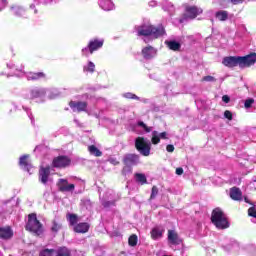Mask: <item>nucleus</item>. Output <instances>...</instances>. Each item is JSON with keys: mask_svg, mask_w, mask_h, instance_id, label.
Instances as JSON below:
<instances>
[{"mask_svg": "<svg viewBox=\"0 0 256 256\" xmlns=\"http://www.w3.org/2000/svg\"><path fill=\"white\" fill-rule=\"evenodd\" d=\"M256 63V53H250L246 56H226L222 60V65L228 67L229 69H234V67H239L240 69H245L251 67Z\"/></svg>", "mask_w": 256, "mask_h": 256, "instance_id": "f257e3e1", "label": "nucleus"}, {"mask_svg": "<svg viewBox=\"0 0 256 256\" xmlns=\"http://www.w3.org/2000/svg\"><path fill=\"white\" fill-rule=\"evenodd\" d=\"M138 37H153V39H159L165 35V27L162 24L158 26L151 24H144L138 27Z\"/></svg>", "mask_w": 256, "mask_h": 256, "instance_id": "f03ea898", "label": "nucleus"}, {"mask_svg": "<svg viewBox=\"0 0 256 256\" xmlns=\"http://www.w3.org/2000/svg\"><path fill=\"white\" fill-rule=\"evenodd\" d=\"M210 220L216 226V229H229V220H227V216L221 208H215L212 211Z\"/></svg>", "mask_w": 256, "mask_h": 256, "instance_id": "7ed1b4c3", "label": "nucleus"}, {"mask_svg": "<svg viewBox=\"0 0 256 256\" xmlns=\"http://www.w3.org/2000/svg\"><path fill=\"white\" fill-rule=\"evenodd\" d=\"M25 229L26 231H30V233L36 235V237L43 235V224L39 221V219H37L36 213H31L28 215V221Z\"/></svg>", "mask_w": 256, "mask_h": 256, "instance_id": "20e7f679", "label": "nucleus"}, {"mask_svg": "<svg viewBox=\"0 0 256 256\" xmlns=\"http://www.w3.org/2000/svg\"><path fill=\"white\" fill-rule=\"evenodd\" d=\"M135 148L143 157H149L151 155V142H147L145 137L139 136L135 139Z\"/></svg>", "mask_w": 256, "mask_h": 256, "instance_id": "39448f33", "label": "nucleus"}, {"mask_svg": "<svg viewBox=\"0 0 256 256\" xmlns=\"http://www.w3.org/2000/svg\"><path fill=\"white\" fill-rule=\"evenodd\" d=\"M104 43H105V40L99 39V38H94L90 40L87 47L82 49L83 55H85L86 57L87 55H89V53L90 55H93L95 51H99V49L103 47Z\"/></svg>", "mask_w": 256, "mask_h": 256, "instance_id": "423d86ee", "label": "nucleus"}, {"mask_svg": "<svg viewBox=\"0 0 256 256\" xmlns=\"http://www.w3.org/2000/svg\"><path fill=\"white\" fill-rule=\"evenodd\" d=\"M70 165L71 158H69V156L60 155L54 157L52 160V167H54V169H66V167H69Z\"/></svg>", "mask_w": 256, "mask_h": 256, "instance_id": "0eeeda50", "label": "nucleus"}, {"mask_svg": "<svg viewBox=\"0 0 256 256\" xmlns=\"http://www.w3.org/2000/svg\"><path fill=\"white\" fill-rule=\"evenodd\" d=\"M56 185L60 193H69L75 191V184H69L67 179H59Z\"/></svg>", "mask_w": 256, "mask_h": 256, "instance_id": "6e6552de", "label": "nucleus"}, {"mask_svg": "<svg viewBox=\"0 0 256 256\" xmlns=\"http://www.w3.org/2000/svg\"><path fill=\"white\" fill-rule=\"evenodd\" d=\"M203 10L197 6H187L185 8L184 19H197Z\"/></svg>", "mask_w": 256, "mask_h": 256, "instance_id": "1a4fd4ad", "label": "nucleus"}, {"mask_svg": "<svg viewBox=\"0 0 256 256\" xmlns=\"http://www.w3.org/2000/svg\"><path fill=\"white\" fill-rule=\"evenodd\" d=\"M51 175V166L43 167L41 166L38 173V179L43 185H47L49 181V176Z\"/></svg>", "mask_w": 256, "mask_h": 256, "instance_id": "9d476101", "label": "nucleus"}, {"mask_svg": "<svg viewBox=\"0 0 256 256\" xmlns=\"http://www.w3.org/2000/svg\"><path fill=\"white\" fill-rule=\"evenodd\" d=\"M87 102L83 101H73L69 102V107L72 109L74 113H83V111H87Z\"/></svg>", "mask_w": 256, "mask_h": 256, "instance_id": "9b49d317", "label": "nucleus"}, {"mask_svg": "<svg viewBox=\"0 0 256 256\" xmlns=\"http://www.w3.org/2000/svg\"><path fill=\"white\" fill-rule=\"evenodd\" d=\"M141 54L144 59L149 61L157 55V49H155V47H153L151 45H148L142 49Z\"/></svg>", "mask_w": 256, "mask_h": 256, "instance_id": "f8f14e48", "label": "nucleus"}, {"mask_svg": "<svg viewBox=\"0 0 256 256\" xmlns=\"http://www.w3.org/2000/svg\"><path fill=\"white\" fill-rule=\"evenodd\" d=\"M168 242L170 245H181L183 239L179 237V234L175 230H168Z\"/></svg>", "mask_w": 256, "mask_h": 256, "instance_id": "ddd939ff", "label": "nucleus"}, {"mask_svg": "<svg viewBox=\"0 0 256 256\" xmlns=\"http://www.w3.org/2000/svg\"><path fill=\"white\" fill-rule=\"evenodd\" d=\"M0 239L4 241H9V239H13V229L11 226H3L0 227Z\"/></svg>", "mask_w": 256, "mask_h": 256, "instance_id": "4468645a", "label": "nucleus"}, {"mask_svg": "<svg viewBox=\"0 0 256 256\" xmlns=\"http://www.w3.org/2000/svg\"><path fill=\"white\" fill-rule=\"evenodd\" d=\"M124 165H137L139 163V155L137 154H126L122 160Z\"/></svg>", "mask_w": 256, "mask_h": 256, "instance_id": "2eb2a0df", "label": "nucleus"}, {"mask_svg": "<svg viewBox=\"0 0 256 256\" xmlns=\"http://www.w3.org/2000/svg\"><path fill=\"white\" fill-rule=\"evenodd\" d=\"M230 198L233 201H241L243 199V192L237 187H232L230 189Z\"/></svg>", "mask_w": 256, "mask_h": 256, "instance_id": "dca6fc26", "label": "nucleus"}, {"mask_svg": "<svg viewBox=\"0 0 256 256\" xmlns=\"http://www.w3.org/2000/svg\"><path fill=\"white\" fill-rule=\"evenodd\" d=\"M47 75L44 72H30L27 75L28 81H39L40 79H45Z\"/></svg>", "mask_w": 256, "mask_h": 256, "instance_id": "f3484780", "label": "nucleus"}, {"mask_svg": "<svg viewBox=\"0 0 256 256\" xmlns=\"http://www.w3.org/2000/svg\"><path fill=\"white\" fill-rule=\"evenodd\" d=\"M91 226L87 222H82L74 227L75 233H87Z\"/></svg>", "mask_w": 256, "mask_h": 256, "instance_id": "a211bd4d", "label": "nucleus"}, {"mask_svg": "<svg viewBox=\"0 0 256 256\" xmlns=\"http://www.w3.org/2000/svg\"><path fill=\"white\" fill-rule=\"evenodd\" d=\"M63 229V224L57 220H52V226L50 228V231L54 233V235H57L59 231Z\"/></svg>", "mask_w": 256, "mask_h": 256, "instance_id": "6ab92c4d", "label": "nucleus"}, {"mask_svg": "<svg viewBox=\"0 0 256 256\" xmlns=\"http://www.w3.org/2000/svg\"><path fill=\"white\" fill-rule=\"evenodd\" d=\"M170 51H181V43L171 40L165 42Z\"/></svg>", "mask_w": 256, "mask_h": 256, "instance_id": "aec40b11", "label": "nucleus"}, {"mask_svg": "<svg viewBox=\"0 0 256 256\" xmlns=\"http://www.w3.org/2000/svg\"><path fill=\"white\" fill-rule=\"evenodd\" d=\"M215 17L218 21H227V19H229V12L226 10H220L216 12Z\"/></svg>", "mask_w": 256, "mask_h": 256, "instance_id": "412c9836", "label": "nucleus"}, {"mask_svg": "<svg viewBox=\"0 0 256 256\" xmlns=\"http://www.w3.org/2000/svg\"><path fill=\"white\" fill-rule=\"evenodd\" d=\"M88 151L90 155H94V157H101L103 155V152H101L95 145L88 146Z\"/></svg>", "mask_w": 256, "mask_h": 256, "instance_id": "4be33fe9", "label": "nucleus"}, {"mask_svg": "<svg viewBox=\"0 0 256 256\" xmlns=\"http://www.w3.org/2000/svg\"><path fill=\"white\" fill-rule=\"evenodd\" d=\"M19 166L23 169H29V155L25 154L19 159Z\"/></svg>", "mask_w": 256, "mask_h": 256, "instance_id": "5701e85b", "label": "nucleus"}, {"mask_svg": "<svg viewBox=\"0 0 256 256\" xmlns=\"http://www.w3.org/2000/svg\"><path fill=\"white\" fill-rule=\"evenodd\" d=\"M56 256H72L71 249L62 246L56 251Z\"/></svg>", "mask_w": 256, "mask_h": 256, "instance_id": "b1692460", "label": "nucleus"}, {"mask_svg": "<svg viewBox=\"0 0 256 256\" xmlns=\"http://www.w3.org/2000/svg\"><path fill=\"white\" fill-rule=\"evenodd\" d=\"M55 249L43 248L39 251L38 256H55Z\"/></svg>", "mask_w": 256, "mask_h": 256, "instance_id": "393cba45", "label": "nucleus"}, {"mask_svg": "<svg viewBox=\"0 0 256 256\" xmlns=\"http://www.w3.org/2000/svg\"><path fill=\"white\" fill-rule=\"evenodd\" d=\"M139 241V238L137 237V234H132L129 238H128V245L130 247H137V243Z\"/></svg>", "mask_w": 256, "mask_h": 256, "instance_id": "a878e982", "label": "nucleus"}, {"mask_svg": "<svg viewBox=\"0 0 256 256\" xmlns=\"http://www.w3.org/2000/svg\"><path fill=\"white\" fill-rule=\"evenodd\" d=\"M67 219L72 226L77 225V223L79 222V217L77 216V214H67Z\"/></svg>", "mask_w": 256, "mask_h": 256, "instance_id": "bb28decb", "label": "nucleus"}, {"mask_svg": "<svg viewBox=\"0 0 256 256\" xmlns=\"http://www.w3.org/2000/svg\"><path fill=\"white\" fill-rule=\"evenodd\" d=\"M83 71L84 73H95V63L89 61L88 65L83 67Z\"/></svg>", "mask_w": 256, "mask_h": 256, "instance_id": "cd10ccee", "label": "nucleus"}, {"mask_svg": "<svg viewBox=\"0 0 256 256\" xmlns=\"http://www.w3.org/2000/svg\"><path fill=\"white\" fill-rule=\"evenodd\" d=\"M152 145H159L161 143V138L159 137V132L153 131L152 138H151Z\"/></svg>", "mask_w": 256, "mask_h": 256, "instance_id": "c85d7f7f", "label": "nucleus"}, {"mask_svg": "<svg viewBox=\"0 0 256 256\" xmlns=\"http://www.w3.org/2000/svg\"><path fill=\"white\" fill-rule=\"evenodd\" d=\"M136 181L138 183H141V185H145L147 183V177L145 176V174H141V173H136Z\"/></svg>", "mask_w": 256, "mask_h": 256, "instance_id": "c756f323", "label": "nucleus"}, {"mask_svg": "<svg viewBox=\"0 0 256 256\" xmlns=\"http://www.w3.org/2000/svg\"><path fill=\"white\" fill-rule=\"evenodd\" d=\"M163 235V232L159 230V228H153L151 231V237L152 239H159Z\"/></svg>", "mask_w": 256, "mask_h": 256, "instance_id": "7c9ffc66", "label": "nucleus"}, {"mask_svg": "<svg viewBox=\"0 0 256 256\" xmlns=\"http://www.w3.org/2000/svg\"><path fill=\"white\" fill-rule=\"evenodd\" d=\"M129 173H133V166L124 164V167L122 168V175H129Z\"/></svg>", "mask_w": 256, "mask_h": 256, "instance_id": "2f4dec72", "label": "nucleus"}, {"mask_svg": "<svg viewBox=\"0 0 256 256\" xmlns=\"http://www.w3.org/2000/svg\"><path fill=\"white\" fill-rule=\"evenodd\" d=\"M138 127H142L146 133H151V131H153V128L147 126V124L143 123V121L138 122Z\"/></svg>", "mask_w": 256, "mask_h": 256, "instance_id": "473e14b6", "label": "nucleus"}, {"mask_svg": "<svg viewBox=\"0 0 256 256\" xmlns=\"http://www.w3.org/2000/svg\"><path fill=\"white\" fill-rule=\"evenodd\" d=\"M253 103H255V99L253 98L246 99L244 102L245 109H251V107L253 106Z\"/></svg>", "mask_w": 256, "mask_h": 256, "instance_id": "72a5a7b5", "label": "nucleus"}, {"mask_svg": "<svg viewBox=\"0 0 256 256\" xmlns=\"http://www.w3.org/2000/svg\"><path fill=\"white\" fill-rule=\"evenodd\" d=\"M215 81H217V79L213 76H204L202 78V82H207V83H215Z\"/></svg>", "mask_w": 256, "mask_h": 256, "instance_id": "f704fd0d", "label": "nucleus"}, {"mask_svg": "<svg viewBox=\"0 0 256 256\" xmlns=\"http://www.w3.org/2000/svg\"><path fill=\"white\" fill-rule=\"evenodd\" d=\"M157 195H159V188H157V186H153L152 192L150 195V199H155V197H157Z\"/></svg>", "mask_w": 256, "mask_h": 256, "instance_id": "c9c22d12", "label": "nucleus"}, {"mask_svg": "<svg viewBox=\"0 0 256 256\" xmlns=\"http://www.w3.org/2000/svg\"><path fill=\"white\" fill-rule=\"evenodd\" d=\"M224 117L228 119V121H233V113L230 110L224 111Z\"/></svg>", "mask_w": 256, "mask_h": 256, "instance_id": "e433bc0d", "label": "nucleus"}, {"mask_svg": "<svg viewBox=\"0 0 256 256\" xmlns=\"http://www.w3.org/2000/svg\"><path fill=\"white\" fill-rule=\"evenodd\" d=\"M248 215H249V217H254V219H256V209H255V207H250L248 209Z\"/></svg>", "mask_w": 256, "mask_h": 256, "instance_id": "4c0bfd02", "label": "nucleus"}, {"mask_svg": "<svg viewBox=\"0 0 256 256\" xmlns=\"http://www.w3.org/2000/svg\"><path fill=\"white\" fill-rule=\"evenodd\" d=\"M41 96V92L39 90H32L31 91V97L32 99H37V97Z\"/></svg>", "mask_w": 256, "mask_h": 256, "instance_id": "58836bf2", "label": "nucleus"}, {"mask_svg": "<svg viewBox=\"0 0 256 256\" xmlns=\"http://www.w3.org/2000/svg\"><path fill=\"white\" fill-rule=\"evenodd\" d=\"M115 205H116V201L115 200H113V201H106V202L103 203V207H111V206L115 207Z\"/></svg>", "mask_w": 256, "mask_h": 256, "instance_id": "ea45409f", "label": "nucleus"}, {"mask_svg": "<svg viewBox=\"0 0 256 256\" xmlns=\"http://www.w3.org/2000/svg\"><path fill=\"white\" fill-rule=\"evenodd\" d=\"M124 97H126V99H139V97L133 93H126Z\"/></svg>", "mask_w": 256, "mask_h": 256, "instance_id": "a19ab883", "label": "nucleus"}, {"mask_svg": "<svg viewBox=\"0 0 256 256\" xmlns=\"http://www.w3.org/2000/svg\"><path fill=\"white\" fill-rule=\"evenodd\" d=\"M166 151H167L168 153H173V151H175V146H173V144H168V145L166 146Z\"/></svg>", "mask_w": 256, "mask_h": 256, "instance_id": "79ce46f5", "label": "nucleus"}, {"mask_svg": "<svg viewBox=\"0 0 256 256\" xmlns=\"http://www.w3.org/2000/svg\"><path fill=\"white\" fill-rule=\"evenodd\" d=\"M0 11H3V9H5L7 7V0H0Z\"/></svg>", "mask_w": 256, "mask_h": 256, "instance_id": "37998d69", "label": "nucleus"}, {"mask_svg": "<svg viewBox=\"0 0 256 256\" xmlns=\"http://www.w3.org/2000/svg\"><path fill=\"white\" fill-rule=\"evenodd\" d=\"M222 101L224 103H229L231 101V97H229V95H223L222 96Z\"/></svg>", "mask_w": 256, "mask_h": 256, "instance_id": "c03bdc74", "label": "nucleus"}, {"mask_svg": "<svg viewBox=\"0 0 256 256\" xmlns=\"http://www.w3.org/2000/svg\"><path fill=\"white\" fill-rule=\"evenodd\" d=\"M232 5H241L245 0H230Z\"/></svg>", "mask_w": 256, "mask_h": 256, "instance_id": "a18cd8bd", "label": "nucleus"}, {"mask_svg": "<svg viewBox=\"0 0 256 256\" xmlns=\"http://www.w3.org/2000/svg\"><path fill=\"white\" fill-rule=\"evenodd\" d=\"M158 136L160 137V139H167V132H162L158 134Z\"/></svg>", "mask_w": 256, "mask_h": 256, "instance_id": "49530a36", "label": "nucleus"}, {"mask_svg": "<svg viewBox=\"0 0 256 256\" xmlns=\"http://www.w3.org/2000/svg\"><path fill=\"white\" fill-rule=\"evenodd\" d=\"M176 175H183V168H176Z\"/></svg>", "mask_w": 256, "mask_h": 256, "instance_id": "de8ad7c7", "label": "nucleus"}, {"mask_svg": "<svg viewBox=\"0 0 256 256\" xmlns=\"http://www.w3.org/2000/svg\"><path fill=\"white\" fill-rule=\"evenodd\" d=\"M115 235H116V237H119V235H121V233L116 232Z\"/></svg>", "mask_w": 256, "mask_h": 256, "instance_id": "09e8293b", "label": "nucleus"}, {"mask_svg": "<svg viewBox=\"0 0 256 256\" xmlns=\"http://www.w3.org/2000/svg\"><path fill=\"white\" fill-rule=\"evenodd\" d=\"M245 201H246V203H249V201H247V198H245Z\"/></svg>", "mask_w": 256, "mask_h": 256, "instance_id": "8fccbe9b", "label": "nucleus"}, {"mask_svg": "<svg viewBox=\"0 0 256 256\" xmlns=\"http://www.w3.org/2000/svg\"><path fill=\"white\" fill-rule=\"evenodd\" d=\"M115 165H119V162H116Z\"/></svg>", "mask_w": 256, "mask_h": 256, "instance_id": "3c124183", "label": "nucleus"}, {"mask_svg": "<svg viewBox=\"0 0 256 256\" xmlns=\"http://www.w3.org/2000/svg\"><path fill=\"white\" fill-rule=\"evenodd\" d=\"M162 256H172V255H166V254H165V255H162Z\"/></svg>", "mask_w": 256, "mask_h": 256, "instance_id": "603ef678", "label": "nucleus"}]
</instances>
